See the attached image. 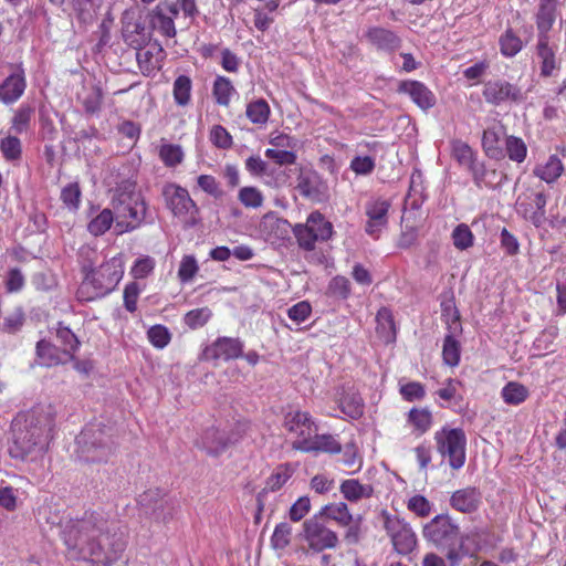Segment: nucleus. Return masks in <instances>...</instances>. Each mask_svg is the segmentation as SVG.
<instances>
[{
  "label": "nucleus",
  "mask_w": 566,
  "mask_h": 566,
  "mask_svg": "<svg viewBox=\"0 0 566 566\" xmlns=\"http://www.w3.org/2000/svg\"><path fill=\"white\" fill-rule=\"evenodd\" d=\"M60 536L71 559L91 566H112L127 546V530L99 511H85L81 517H62Z\"/></svg>",
  "instance_id": "obj_1"
},
{
  "label": "nucleus",
  "mask_w": 566,
  "mask_h": 566,
  "mask_svg": "<svg viewBox=\"0 0 566 566\" xmlns=\"http://www.w3.org/2000/svg\"><path fill=\"white\" fill-rule=\"evenodd\" d=\"M55 426V412L51 406H36L20 412L11 423V458L24 460L42 454L49 444Z\"/></svg>",
  "instance_id": "obj_2"
},
{
  "label": "nucleus",
  "mask_w": 566,
  "mask_h": 566,
  "mask_svg": "<svg viewBox=\"0 0 566 566\" xmlns=\"http://www.w3.org/2000/svg\"><path fill=\"white\" fill-rule=\"evenodd\" d=\"M111 205L115 213L116 234L133 232L144 224L153 223L151 219L148 220V203L142 192L136 190L135 181H120L114 189Z\"/></svg>",
  "instance_id": "obj_3"
},
{
  "label": "nucleus",
  "mask_w": 566,
  "mask_h": 566,
  "mask_svg": "<svg viewBox=\"0 0 566 566\" xmlns=\"http://www.w3.org/2000/svg\"><path fill=\"white\" fill-rule=\"evenodd\" d=\"M76 455L86 463L107 462L116 451L113 429L104 423H88L75 439Z\"/></svg>",
  "instance_id": "obj_4"
},
{
  "label": "nucleus",
  "mask_w": 566,
  "mask_h": 566,
  "mask_svg": "<svg viewBox=\"0 0 566 566\" xmlns=\"http://www.w3.org/2000/svg\"><path fill=\"white\" fill-rule=\"evenodd\" d=\"M123 275L120 258L114 256L103 262L83 277L77 290V298L82 302H92L108 295L116 289Z\"/></svg>",
  "instance_id": "obj_5"
},
{
  "label": "nucleus",
  "mask_w": 566,
  "mask_h": 566,
  "mask_svg": "<svg viewBox=\"0 0 566 566\" xmlns=\"http://www.w3.org/2000/svg\"><path fill=\"white\" fill-rule=\"evenodd\" d=\"M438 452L448 458L449 465L459 470L465 463L467 437L461 428L442 427L434 433Z\"/></svg>",
  "instance_id": "obj_6"
},
{
  "label": "nucleus",
  "mask_w": 566,
  "mask_h": 566,
  "mask_svg": "<svg viewBox=\"0 0 566 566\" xmlns=\"http://www.w3.org/2000/svg\"><path fill=\"white\" fill-rule=\"evenodd\" d=\"M302 536L308 548L316 553L336 548L339 543L337 534L324 524L321 515H313L303 523Z\"/></svg>",
  "instance_id": "obj_7"
},
{
  "label": "nucleus",
  "mask_w": 566,
  "mask_h": 566,
  "mask_svg": "<svg viewBox=\"0 0 566 566\" xmlns=\"http://www.w3.org/2000/svg\"><path fill=\"white\" fill-rule=\"evenodd\" d=\"M384 526L398 554L408 555L416 548L417 536L403 518L385 513Z\"/></svg>",
  "instance_id": "obj_8"
},
{
  "label": "nucleus",
  "mask_w": 566,
  "mask_h": 566,
  "mask_svg": "<svg viewBox=\"0 0 566 566\" xmlns=\"http://www.w3.org/2000/svg\"><path fill=\"white\" fill-rule=\"evenodd\" d=\"M161 195L165 205L170 212L178 218L190 216L193 218L199 212L197 203L192 200L189 191L175 182H167L163 186Z\"/></svg>",
  "instance_id": "obj_9"
},
{
  "label": "nucleus",
  "mask_w": 566,
  "mask_h": 566,
  "mask_svg": "<svg viewBox=\"0 0 566 566\" xmlns=\"http://www.w3.org/2000/svg\"><path fill=\"white\" fill-rule=\"evenodd\" d=\"M296 180V189L302 197L316 203H323L329 200V187L326 180H324L316 170H301Z\"/></svg>",
  "instance_id": "obj_10"
},
{
  "label": "nucleus",
  "mask_w": 566,
  "mask_h": 566,
  "mask_svg": "<svg viewBox=\"0 0 566 566\" xmlns=\"http://www.w3.org/2000/svg\"><path fill=\"white\" fill-rule=\"evenodd\" d=\"M459 526L448 515H437L423 527V536L436 546H448L457 541Z\"/></svg>",
  "instance_id": "obj_11"
},
{
  "label": "nucleus",
  "mask_w": 566,
  "mask_h": 566,
  "mask_svg": "<svg viewBox=\"0 0 566 566\" xmlns=\"http://www.w3.org/2000/svg\"><path fill=\"white\" fill-rule=\"evenodd\" d=\"M243 342L238 337L220 336L202 350L203 360L229 361L243 356Z\"/></svg>",
  "instance_id": "obj_12"
},
{
  "label": "nucleus",
  "mask_w": 566,
  "mask_h": 566,
  "mask_svg": "<svg viewBox=\"0 0 566 566\" xmlns=\"http://www.w3.org/2000/svg\"><path fill=\"white\" fill-rule=\"evenodd\" d=\"M10 69V74L0 84V102L6 105H11L20 99L27 88L23 64L21 62L11 64Z\"/></svg>",
  "instance_id": "obj_13"
},
{
  "label": "nucleus",
  "mask_w": 566,
  "mask_h": 566,
  "mask_svg": "<svg viewBox=\"0 0 566 566\" xmlns=\"http://www.w3.org/2000/svg\"><path fill=\"white\" fill-rule=\"evenodd\" d=\"M452 157L459 163L460 166L467 167L473 175L475 184L481 187L482 185L488 186L486 170L483 164L475 161V155L473 149L464 142L455 139L451 142Z\"/></svg>",
  "instance_id": "obj_14"
},
{
  "label": "nucleus",
  "mask_w": 566,
  "mask_h": 566,
  "mask_svg": "<svg viewBox=\"0 0 566 566\" xmlns=\"http://www.w3.org/2000/svg\"><path fill=\"white\" fill-rule=\"evenodd\" d=\"M528 202L521 200L516 201L517 211L530 220L536 228H539L546 220V203L547 195L544 190H531L526 196Z\"/></svg>",
  "instance_id": "obj_15"
},
{
  "label": "nucleus",
  "mask_w": 566,
  "mask_h": 566,
  "mask_svg": "<svg viewBox=\"0 0 566 566\" xmlns=\"http://www.w3.org/2000/svg\"><path fill=\"white\" fill-rule=\"evenodd\" d=\"M390 202L387 199L377 198L367 201L365 207L366 216L368 221L365 226L367 234L378 238L380 231L388 223V211L390 209Z\"/></svg>",
  "instance_id": "obj_16"
},
{
  "label": "nucleus",
  "mask_w": 566,
  "mask_h": 566,
  "mask_svg": "<svg viewBox=\"0 0 566 566\" xmlns=\"http://www.w3.org/2000/svg\"><path fill=\"white\" fill-rule=\"evenodd\" d=\"M241 436L234 432L227 433L219 429L208 428L201 438L202 448L211 457H218L224 452L230 446L239 442Z\"/></svg>",
  "instance_id": "obj_17"
},
{
  "label": "nucleus",
  "mask_w": 566,
  "mask_h": 566,
  "mask_svg": "<svg viewBox=\"0 0 566 566\" xmlns=\"http://www.w3.org/2000/svg\"><path fill=\"white\" fill-rule=\"evenodd\" d=\"M397 92L407 94L411 101L422 111L432 108L437 103V98L433 92L426 84L419 81H401L398 85Z\"/></svg>",
  "instance_id": "obj_18"
},
{
  "label": "nucleus",
  "mask_w": 566,
  "mask_h": 566,
  "mask_svg": "<svg viewBox=\"0 0 566 566\" xmlns=\"http://www.w3.org/2000/svg\"><path fill=\"white\" fill-rule=\"evenodd\" d=\"M293 449L303 452H324L338 454L342 452V444L335 436L329 433L315 434L313 439L305 438L293 442Z\"/></svg>",
  "instance_id": "obj_19"
},
{
  "label": "nucleus",
  "mask_w": 566,
  "mask_h": 566,
  "mask_svg": "<svg viewBox=\"0 0 566 566\" xmlns=\"http://www.w3.org/2000/svg\"><path fill=\"white\" fill-rule=\"evenodd\" d=\"M482 501V494L476 488L468 486L457 490L450 497V505L462 513L475 512Z\"/></svg>",
  "instance_id": "obj_20"
},
{
  "label": "nucleus",
  "mask_w": 566,
  "mask_h": 566,
  "mask_svg": "<svg viewBox=\"0 0 566 566\" xmlns=\"http://www.w3.org/2000/svg\"><path fill=\"white\" fill-rule=\"evenodd\" d=\"M368 41L378 50L394 52L401 46V39L391 30L373 27L366 32Z\"/></svg>",
  "instance_id": "obj_21"
},
{
  "label": "nucleus",
  "mask_w": 566,
  "mask_h": 566,
  "mask_svg": "<svg viewBox=\"0 0 566 566\" xmlns=\"http://www.w3.org/2000/svg\"><path fill=\"white\" fill-rule=\"evenodd\" d=\"M314 426L311 415L306 411H291L284 418V428L303 439L310 438Z\"/></svg>",
  "instance_id": "obj_22"
},
{
  "label": "nucleus",
  "mask_w": 566,
  "mask_h": 566,
  "mask_svg": "<svg viewBox=\"0 0 566 566\" xmlns=\"http://www.w3.org/2000/svg\"><path fill=\"white\" fill-rule=\"evenodd\" d=\"M441 317L450 333H462V324L460 313L455 306L452 293H443L440 295Z\"/></svg>",
  "instance_id": "obj_23"
},
{
  "label": "nucleus",
  "mask_w": 566,
  "mask_h": 566,
  "mask_svg": "<svg viewBox=\"0 0 566 566\" xmlns=\"http://www.w3.org/2000/svg\"><path fill=\"white\" fill-rule=\"evenodd\" d=\"M556 0H539L538 11L536 13V27L538 39L549 38L548 32L556 20Z\"/></svg>",
  "instance_id": "obj_24"
},
{
  "label": "nucleus",
  "mask_w": 566,
  "mask_h": 566,
  "mask_svg": "<svg viewBox=\"0 0 566 566\" xmlns=\"http://www.w3.org/2000/svg\"><path fill=\"white\" fill-rule=\"evenodd\" d=\"M339 491L349 502H358L361 499H369L374 495L371 484H363L357 479H348L340 483Z\"/></svg>",
  "instance_id": "obj_25"
},
{
  "label": "nucleus",
  "mask_w": 566,
  "mask_h": 566,
  "mask_svg": "<svg viewBox=\"0 0 566 566\" xmlns=\"http://www.w3.org/2000/svg\"><path fill=\"white\" fill-rule=\"evenodd\" d=\"M376 331L384 340L389 344L396 340L397 329L394 315L390 308L382 306L376 315Z\"/></svg>",
  "instance_id": "obj_26"
},
{
  "label": "nucleus",
  "mask_w": 566,
  "mask_h": 566,
  "mask_svg": "<svg viewBox=\"0 0 566 566\" xmlns=\"http://www.w3.org/2000/svg\"><path fill=\"white\" fill-rule=\"evenodd\" d=\"M533 172L541 180L552 184L564 172V165L557 155H551L547 161L543 165H537Z\"/></svg>",
  "instance_id": "obj_27"
},
{
  "label": "nucleus",
  "mask_w": 566,
  "mask_h": 566,
  "mask_svg": "<svg viewBox=\"0 0 566 566\" xmlns=\"http://www.w3.org/2000/svg\"><path fill=\"white\" fill-rule=\"evenodd\" d=\"M316 515H321L322 520L336 521L342 526H348L353 521V515L344 502L324 505Z\"/></svg>",
  "instance_id": "obj_28"
},
{
  "label": "nucleus",
  "mask_w": 566,
  "mask_h": 566,
  "mask_svg": "<svg viewBox=\"0 0 566 566\" xmlns=\"http://www.w3.org/2000/svg\"><path fill=\"white\" fill-rule=\"evenodd\" d=\"M537 55L541 59V75L548 77L556 69L555 52L549 46V38L537 40Z\"/></svg>",
  "instance_id": "obj_29"
},
{
  "label": "nucleus",
  "mask_w": 566,
  "mask_h": 566,
  "mask_svg": "<svg viewBox=\"0 0 566 566\" xmlns=\"http://www.w3.org/2000/svg\"><path fill=\"white\" fill-rule=\"evenodd\" d=\"M56 338L63 346L62 353L67 356V359H74V353L78 349L81 342L77 336L71 331L69 326H65L62 322L57 323Z\"/></svg>",
  "instance_id": "obj_30"
},
{
  "label": "nucleus",
  "mask_w": 566,
  "mask_h": 566,
  "mask_svg": "<svg viewBox=\"0 0 566 566\" xmlns=\"http://www.w3.org/2000/svg\"><path fill=\"white\" fill-rule=\"evenodd\" d=\"M461 334L448 332L443 339L442 358L451 367L458 366L460 363L461 345L457 337Z\"/></svg>",
  "instance_id": "obj_31"
},
{
  "label": "nucleus",
  "mask_w": 566,
  "mask_h": 566,
  "mask_svg": "<svg viewBox=\"0 0 566 566\" xmlns=\"http://www.w3.org/2000/svg\"><path fill=\"white\" fill-rule=\"evenodd\" d=\"M306 222L319 241L324 242L332 238L334 233L333 224L319 211L310 213Z\"/></svg>",
  "instance_id": "obj_32"
},
{
  "label": "nucleus",
  "mask_w": 566,
  "mask_h": 566,
  "mask_svg": "<svg viewBox=\"0 0 566 566\" xmlns=\"http://www.w3.org/2000/svg\"><path fill=\"white\" fill-rule=\"evenodd\" d=\"M36 356L40 359V364L46 367L64 363L60 349L45 339L36 343Z\"/></svg>",
  "instance_id": "obj_33"
},
{
  "label": "nucleus",
  "mask_w": 566,
  "mask_h": 566,
  "mask_svg": "<svg viewBox=\"0 0 566 566\" xmlns=\"http://www.w3.org/2000/svg\"><path fill=\"white\" fill-rule=\"evenodd\" d=\"M114 222L115 213L113 208H105L88 222L87 231L94 237H99L106 233Z\"/></svg>",
  "instance_id": "obj_34"
},
{
  "label": "nucleus",
  "mask_w": 566,
  "mask_h": 566,
  "mask_svg": "<svg viewBox=\"0 0 566 566\" xmlns=\"http://www.w3.org/2000/svg\"><path fill=\"white\" fill-rule=\"evenodd\" d=\"M271 108L263 98H258L247 105L245 115L252 124L263 125L268 123Z\"/></svg>",
  "instance_id": "obj_35"
},
{
  "label": "nucleus",
  "mask_w": 566,
  "mask_h": 566,
  "mask_svg": "<svg viewBox=\"0 0 566 566\" xmlns=\"http://www.w3.org/2000/svg\"><path fill=\"white\" fill-rule=\"evenodd\" d=\"M233 93H235V88L232 82L226 76L218 75L212 86V95L216 103L221 106H228Z\"/></svg>",
  "instance_id": "obj_36"
},
{
  "label": "nucleus",
  "mask_w": 566,
  "mask_h": 566,
  "mask_svg": "<svg viewBox=\"0 0 566 566\" xmlns=\"http://www.w3.org/2000/svg\"><path fill=\"white\" fill-rule=\"evenodd\" d=\"M192 81L188 75H179L174 82V101L178 106L185 107L191 99Z\"/></svg>",
  "instance_id": "obj_37"
},
{
  "label": "nucleus",
  "mask_w": 566,
  "mask_h": 566,
  "mask_svg": "<svg viewBox=\"0 0 566 566\" xmlns=\"http://www.w3.org/2000/svg\"><path fill=\"white\" fill-rule=\"evenodd\" d=\"M339 407L343 413L356 420L364 413V401L358 394H346L340 398Z\"/></svg>",
  "instance_id": "obj_38"
},
{
  "label": "nucleus",
  "mask_w": 566,
  "mask_h": 566,
  "mask_svg": "<svg viewBox=\"0 0 566 566\" xmlns=\"http://www.w3.org/2000/svg\"><path fill=\"white\" fill-rule=\"evenodd\" d=\"M408 422L413 426L418 434H423L432 426V415L427 408H412L408 412Z\"/></svg>",
  "instance_id": "obj_39"
},
{
  "label": "nucleus",
  "mask_w": 566,
  "mask_h": 566,
  "mask_svg": "<svg viewBox=\"0 0 566 566\" xmlns=\"http://www.w3.org/2000/svg\"><path fill=\"white\" fill-rule=\"evenodd\" d=\"M294 470L290 463L282 464L266 479L265 491L275 492L280 490L293 475Z\"/></svg>",
  "instance_id": "obj_40"
},
{
  "label": "nucleus",
  "mask_w": 566,
  "mask_h": 566,
  "mask_svg": "<svg viewBox=\"0 0 566 566\" xmlns=\"http://www.w3.org/2000/svg\"><path fill=\"white\" fill-rule=\"evenodd\" d=\"M175 509V502L166 493L164 497L159 501V504L156 506V509L153 507L145 515L150 517L155 522L166 523L170 518H172Z\"/></svg>",
  "instance_id": "obj_41"
},
{
  "label": "nucleus",
  "mask_w": 566,
  "mask_h": 566,
  "mask_svg": "<svg viewBox=\"0 0 566 566\" xmlns=\"http://www.w3.org/2000/svg\"><path fill=\"white\" fill-rule=\"evenodd\" d=\"M212 317V311L205 306L191 310L184 315V323L190 329L195 331L203 327Z\"/></svg>",
  "instance_id": "obj_42"
},
{
  "label": "nucleus",
  "mask_w": 566,
  "mask_h": 566,
  "mask_svg": "<svg viewBox=\"0 0 566 566\" xmlns=\"http://www.w3.org/2000/svg\"><path fill=\"white\" fill-rule=\"evenodd\" d=\"M501 395L507 405L517 406L525 401L528 391L522 384L511 381L502 389Z\"/></svg>",
  "instance_id": "obj_43"
},
{
  "label": "nucleus",
  "mask_w": 566,
  "mask_h": 566,
  "mask_svg": "<svg viewBox=\"0 0 566 566\" xmlns=\"http://www.w3.org/2000/svg\"><path fill=\"white\" fill-rule=\"evenodd\" d=\"M184 150L180 145L164 144L159 148V158L166 167H176L184 160Z\"/></svg>",
  "instance_id": "obj_44"
},
{
  "label": "nucleus",
  "mask_w": 566,
  "mask_h": 566,
  "mask_svg": "<svg viewBox=\"0 0 566 566\" xmlns=\"http://www.w3.org/2000/svg\"><path fill=\"white\" fill-rule=\"evenodd\" d=\"M238 200L245 208L258 209L262 207L264 197L256 187L245 186L239 190Z\"/></svg>",
  "instance_id": "obj_45"
},
{
  "label": "nucleus",
  "mask_w": 566,
  "mask_h": 566,
  "mask_svg": "<svg viewBox=\"0 0 566 566\" xmlns=\"http://www.w3.org/2000/svg\"><path fill=\"white\" fill-rule=\"evenodd\" d=\"M293 233L297 240L300 248L305 251H313L315 249V243L319 241L318 238H316V234H314L313 230L307 224V222L304 224H296L293 229Z\"/></svg>",
  "instance_id": "obj_46"
},
{
  "label": "nucleus",
  "mask_w": 566,
  "mask_h": 566,
  "mask_svg": "<svg viewBox=\"0 0 566 566\" xmlns=\"http://www.w3.org/2000/svg\"><path fill=\"white\" fill-rule=\"evenodd\" d=\"M82 191L78 182H70L62 188L61 200L70 211H77L81 203Z\"/></svg>",
  "instance_id": "obj_47"
},
{
  "label": "nucleus",
  "mask_w": 566,
  "mask_h": 566,
  "mask_svg": "<svg viewBox=\"0 0 566 566\" xmlns=\"http://www.w3.org/2000/svg\"><path fill=\"white\" fill-rule=\"evenodd\" d=\"M326 294L336 300H347L350 295L349 280L342 275L333 277L328 283Z\"/></svg>",
  "instance_id": "obj_48"
},
{
  "label": "nucleus",
  "mask_w": 566,
  "mask_h": 566,
  "mask_svg": "<svg viewBox=\"0 0 566 566\" xmlns=\"http://www.w3.org/2000/svg\"><path fill=\"white\" fill-rule=\"evenodd\" d=\"M34 108L29 105H21L14 113L11 120V128L17 134H22L29 129Z\"/></svg>",
  "instance_id": "obj_49"
},
{
  "label": "nucleus",
  "mask_w": 566,
  "mask_h": 566,
  "mask_svg": "<svg viewBox=\"0 0 566 566\" xmlns=\"http://www.w3.org/2000/svg\"><path fill=\"white\" fill-rule=\"evenodd\" d=\"M165 494V490L159 488L148 489L145 492H143L137 500L142 513L145 515L153 507L156 509V506L159 504V501L164 497Z\"/></svg>",
  "instance_id": "obj_50"
},
{
  "label": "nucleus",
  "mask_w": 566,
  "mask_h": 566,
  "mask_svg": "<svg viewBox=\"0 0 566 566\" xmlns=\"http://www.w3.org/2000/svg\"><path fill=\"white\" fill-rule=\"evenodd\" d=\"M99 253L95 248L91 245H83L78 251V263L81 266V272L84 274H88L90 271H94L97 266Z\"/></svg>",
  "instance_id": "obj_51"
},
{
  "label": "nucleus",
  "mask_w": 566,
  "mask_h": 566,
  "mask_svg": "<svg viewBox=\"0 0 566 566\" xmlns=\"http://www.w3.org/2000/svg\"><path fill=\"white\" fill-rule=\"evenodd\" d=\"M292 527L286 522L279 523L271 536V546L275 551L286 548L291 543Z\"/></svg>",
  "instance_id": "obj_52"
},
{
  "label": "nucleus",
  "mask_w": 566,
  "mask_h": 566,
  "mask_svg": "<svg viewBox=\"0 0 566 566\" xmlns=\"http://www.w3.org/2000/svg\"><path fill=\"white\" fill-rule=\"evenodd\" d=\"M147 338L154 347L163 349L170 343L171 333L165 325L156 324L147 331Z\"/></svg>",
  "instance_id": "obj_53"
},
{
  "label": "nucleus",
  "mask_w": 566,
  "mask_h": 566,
  "mask_svg": "<svg viewBox=\"0 0 566 566\" xmlns=\"http://www.w3.org/2000/svg\"><path fill=\"white\" fill-rule=\"evenodd\" d=\"M0 149L8 161H14L21 158V142L15 136H8L3 138L0 143Z\"/></svg>",
  "instance_id": "obj_54"
},
{
  "label": "nucleus",
  "mask_w": 566,
  "mask_h": 566,
  "mask_svg": "<svg viewBox=\"0 0 566 566\" xmlns=\"http://www.w3.org/2000/svg\"><path fill=\"white\" fill-rule=\"evenodd\" d=\"M505 149L509 158L516 163H522L526 157L527 148L521 138L514 136L507 137Z\"/></svg>",
  "instance_id": "obj_55"
},
{
  "label": "nucleus",
  "mask_w": 566,
  "mask_h": 566,
  "mask_svg": "<svg viewBox=\"0 0 566 566\" xmlns=\"http://www.w3.org/2000/svg\"><path fill=\"white\" fill-rule=\"evenodd\" d=\"M209 139L213 146L219 149H230L233 145V139L230 133L221 125L212 126Z\"/></svg>",
  "instance_id": "obj_56"
},
{
  "label": "nucleus",
  "mask_w": 566,
  "mask_h": 566,
  "mask_svg": "<svg viewBox=\"0 0 566 566\" xmlns=\"http://www.w3.org/2000/svg\"><path fill=\"white\" fill-rule=\"evenodd\" d=\"M452 240L457 249L465 250L473 244V234L467 224L460 223L452 231Z\"/></svg>",
  "instance_id": "obj_57"
},
{
  "label": "nucleus",
  "mask_w": 566,
  "mask_h": 566,
  "mask_svg": "<svg viewBox=\"0 0 566 566\" xmlns=\"http://www.w3.org/2000/svg\"><path fill=\"white\" fill-rule=\"evenodd\" d=\"M501 52L505 56H514L522 50V41L512 31H506L500 39Z\"/></svg>",
  "instance_id": "obj_58"
},
{
  "label": "nucleus",
  "mask_w": 566,
  "mask_h": 566,
  "mask_svg": "<svg viewBox=\"0 0 566 566\" xmlns=\"http://www.w3.org/2000/svg\"><path fill=\"white\" fill-rule=\"evenodd\" d=\"M25 284V277L19 268L9 269L4 277V287L7 293H18L22 291Z\"/></svg>",
  "instance_id": "obj_59"
},
{
  "label": "nucleus",
  "mask_w": 566,
  "mask_h": 566,
  "mask_svg": "<svg viewBox=\"0 0 566 566\" xmlns=\"http://www.w3.org/2000/svg\"><path fill=\"white\" fill-rule=\"evenodd\" d=\"M264 155L266 158L272 159L275 164L280 166L294 165L297 159L296 154L287 149L268 148Z\"/></svg>",
  "instance_id": "obj_60"
},
{
  "label": "nucleus",
  "mask_w": 566,
  "mask_h": 566,
  "mask_svg": "<svg viewBox=\"0 0 566 566\" xmlns=\"http://www.w3.org/2000/svg\"><path fill=\"white\" fill-rule=\"evenodd\" d=\"M400 395L406 401L422 400L426 396L424 386L419 381H409L400 386Z\"/></svg>",
  "instance_id": "obj_61"
},
{
  "label": "nucleus",
  "mask_w": 566,
  "mask_h": 566,
  "mask_svg": "<svg viewBox=\"0 0 566 566\" xmlns=\"http://www.w3.org/2000/svg\"><path fill=\"white\" fill-rule=\"evenodd\" d=\"M407 507L420 517L430 515L432 504L423 495H413L408 500Z\"/></svg>",
  "instance_id": "obj_62"
},
{
  "label": "nucleus",
  "mask_w": 566,
  "mask_h": 566,
  "mask_svg": "<svg viewBox=\"0 0 566 566\" xmlns=\"http://www.w3.org/2000/svg\"><path fill=\"white\" fill-rule=\"evenodd\" d=\"M103 103V90L94 86L83 101L84 109L87 114H96L101 111Z\"/></svg>",
  "instance_id": "obj_63"
},
{
  "label": "nucleus",
  "mask_w": 566,
  "mask_h": 566,
  "mask_svg": "<svg viewBox=\"0 0 566 566\" xmlns=\"http://www.w3.org/2000/svg\"><path fill=\"white\" fill-rule=\"evenodd\" d=\"M375 159L370 156H356L350 161V169L360 176L370 175L375 169Z\"/></svg>",
  "instance_id": "obj_64"
}]
</instances>
